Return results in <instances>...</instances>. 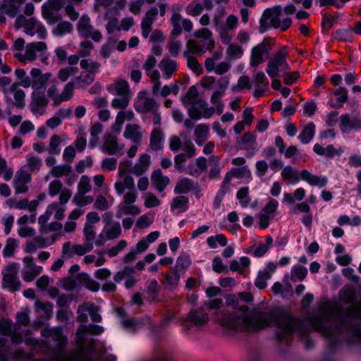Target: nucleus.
Wrapping results in <instances>:
<instances>
[{"mask_svg": "<svg viewBox=\"0 0 361 361\" xmlns=\"http://www.w3.org/2000/svg\"><path fill=\"white\" fill-rule=\"evenodd\" d=\"M47 49V44L43 42H32L25 46L23 38L16 39L12 46L14 56L23 63L26 61H33L37 56L41 57L42 61L44 62L48 59Z\"/></svg>", "mask_w": 361, "mask_h": 361, "instance_id": "obj_3", "label": "nucleus"}, {"mask_svg": "<svg viewBox=\"0 0 361 361\" xmlns=\"http://www.w3.org/2000/svg\"><path fill=\"white\" fill-rule=\"evenodd\" d=\"M158 15V9L156 7L151 8L145 14L141 22L142 35L147 38L152 31V25Z\"/></svg>", "mask_w": 361, "mask_h": 361, "instance_id": "obj_30", "label": "nucleus"}, {"mask_svg": "<svg viewBox=\"0 0 361 361\" xmlns=\"http://www.w3.org/2000/svg\"><path fill=\"white\" fill-rule=\"evenodd\" d=\"M281 177L291 185L297 184L301 179L300 172L287 166L281 171Z\"/></svg>", "mask_w": 361, "mask_h": 361, "instance_id": "obj_52", "label": "nucleus"}, {"mask_svg": "<svg viewBox=\"0 0 361 361\" xmlns=\"http://www.w3.org/2000/svg\"><path fill=\"white\" fill-rule=\"evenodd\" d=\"M314 133L315 125L313 123H310L302 129L299 135V139L302 143L307 144L313 139Z\"/></svg>", "mask_w": 361, "mask_h": 361, "instance_id": "obj_56", "label": "nucleus"}, {"mask_svg": "<svg viewBox=\"0 0 361 361\" xmlns=\"http://www.w3.org/2000/svg\"><path fill=\"white\" fill-rule=\"evenodd\" d=\"M194 37L196 39H190L187 42V48L194 54H202L214 47V41L212 38V32L202 28L195 32Z\"/></svg>", "mask_w": 361, "mask_h": 361, "instance_id": "obj_6", "label": "nucleus"}, {"mask_svg": "<svg viewBox=\"0 0 361 361\" xmlns=\"http://www.w3.org/2000/svg\"><path fill=\"white\" fill-rule=\"evenodd\" d=\"M51 338L53 341L56 343L58 353H55L50 360L47 359H39L35 361H56L58 355H61L63 357H66L62 353V350L67 342V338L63 335L61 328H54V331L52 334Z\"/></svg>", "mask_w": 361, "mask_h": 361, "instance_id": "obj_31", "label": "nucleus"}, {"mask_svg": "<svg viewBox=\"0 0 361 361\" xmlns=\"http://www.w3.org/2000/svg\"><path fill=\"white\" fill-rule=\"evenodd\" d=\"M85 334L86 332H79L78 328L76 332V349L66 357L58 355L56 361H94L91 355L94 346L92 343L87 345Z\"/></svg>", "mask_w": 361, "mask_h": 361, "instance_id": "obj_5", "label": "nucleus"}, {"mask_svg": "<svg viewBox=\"0 0 361 361\" xmlns=\"http://www.w3.org/2000/svg\"><path fill=\"white\" fill-rule=\"evenodd\" d=\"M272 243V238L271 236H267L265 244H259L252 247V255L255 257L264 256L271 247Z\"/></svg>", "mask_w": 361, "mask_h": 361, "instance_id": "obj_57", "label": "nucleus"}, {"mask_svg": "<svg viewBox=\"0 0 361 361\" xmlns=\"http://www.w3.org/2000/svg\"><path fill=\"white\" fill-rule=\"evenodd\" d=\"M209 136V128L205 124H200L195 129V142L197 145H202Z\"/></svg>", "mask_w": 361, "mask_h": 361, "instance_id": "obj_58", "label": "nucleus"}, {"mask_svg": "<svg viewBox=\"0 0 361 361\" xmlns=\"http://www.w3.org/2000/svg\"><path fill=\"white\" fill-rule=\"evenodd\" d=\"M48 191L51 197L59 195L61 203H67L72 196V191L68 188H63V184L59 180H52L49 185Z\"/></svg>", "mask_w": 361, "mask_h": 361, "instance_id": "obj_20", "label": "nucleus"}, {"mask_svg": "<svg viewBox=\"0 0 361 361\" xmlns=\"http://www.w3.org/2000/svg\"><path fill=\"white\" fill-rule=\"evenodd\" d=\"M123 136L126 139L130 140L135 144H140L142 139L140 126L137 124L127 125Z\"/></svg>", "mask_w": 361, "mask_h": 361, "instance_id": "obj_46", "label": "nucleus"}, {"mask_svg": "<svg viewBox=\"0 0 361 361\" xmlns=\"http://www.w3.org/2000/svg\"><path fill=\"white\" fill-rule=\"evenodd\" d=\"M134 117L135 114L131 110L119 111L116 115L114 123L111 126L112 131L115 133H120L124 122L130 121Z\"/></svg>", "mask_w": 361, "mask_h": 361, "instance_id": "obj_38", "label": "nucleus"}, {"mask_svg": "<svg viewBox=\"0 0 361 361\" xmlns=\"http://www.w3.org/2000/svg\"><path fill=\"white\" fill-rule=\"evenodd\" d=\"M134 188L135 180L130 175L118 176L114 183V190L118 195H121L126 190H132Z\"/></svg>", "mask_w": 361, "mask_h": 361, "instance_id": "obj_34", "label": "nucleus"}, {"mask_svg": "<svg viewBox=\"0 0 361 361\" xmlns=\"http://www.w3.org/2000/svg\"><path fill=\"white\" fill-rule=\"evenodd\" d=\"M288 56L286 48L279 49L269 60L266 72L269 76L273 78L271 81V87L274 90H278L281 88V84L279 80L276 78L279 75L280 72H285L290 69L286 61Z\"/></svg>", "mask_w": 361, "mask_h": 361, "instance_id": "obj_4", "label": "nucleus"}, {"mask_svg": "<svg viewBox=\"0 0 361 361\" xmlns=\"http://www.w3.org/2000/svg\"><path fill=\"white\" fill-rule=\"evenodd\" d=\"M42 165L39 157L33 154H28L26 157V164L22 167L25 170L27 169L30 172L37 173L40 170Z\"/></svg>", "mask_w": 361, "mask_h": 361, "instance_id": "obj_54", "label": "nucleus"}, {"mask_svg": "<svg viewBox=\"0 0 361 361\" xmlns=\"http://www.w3.org/2000/svg\"><path fill=\"white\" fill-rule=\"evenodd\" d=\"M38 207V201L32 200L30 202L27 199H23L17 202L15 204V208L18 209L28 210L31 212H35Z\"/></svg>", "mask_w": 361, "mask_h": 361, "instance_id": "obj_61", "label": "nucleus"}, {"mask_svg": "<svg viewBox=\"0 0 361 361\" xmlns=\"http://www.w3.org/2000/svg\"><path fill=\"white\" fill-rule=\"evenodd\" d=\"M282 12L281 6H275L272 8H267L260 19L261 27L267 29L270 27L280 28L281 30H286L291 25L292 21L290 18H286L283 20H280Z\"/></svg>", "mask_w": 361, "mask_h": 361, "instance_id": "obj_7", "label": "nucleus"}, {"mask_svg": "<svg viewBox=\"0 0 361 361\" xmlns=\"http://www.w3.org/2000/svg\"><path fill=\"white\" fill-rule=\"evenodd\" d=\"M328 92V104L332 108H341L348 100V91L344 87H339L336 90L329 89Z\"/></svg>", "mask_w": 361, "mask_h": 361, "instance_id": "obj_21", "label": "nucleus"}, {"mask_svg": "<svg viewBox=\"0 0 361 361\" xmlns=\"http://www.w3.org/2000/svg\"><path fill=\"white\" fill-rule=\"evenodd\" d=\"M206 167L207 160L201 157L195 163L190 164L185 170L188 174L197 176L206 169Z\"/></svg>", "mask_w": 361, "mask_h": 361, "instance_id": "obj_51", "label": "nucleus"}, {"mask_svg": "<svg viewBox=\"0 0 361 361\" xmlns=\"http://www.w3.org/2000/svg\"><path fill=\"white\" fill-rule=\"evenodd\" d=\"M24 342L26 345L31 347L32 350L30 352H25L23 348H18L11 354V358L19 361H31L34 357V350L37 348H45L48 345L47 341L32 338H25Z\"/></svg>", "mask_w": 361, "mask_h": 361, "instance_id": "obj_9", "label": "nucleus"}, {"mask_svg": "<svg viewBox=\"0 0 361 361\" xmlns=\"http://www.w3.org/2000/svg\"><path fill=\"white\" fill-rule=\"evenodd\" d=\"M121 233V228L118 222L111 225L104 226L102 232L98 235L95 244L97 246L104 245L107 240H114L118 238Z\"/></svg>", "mask_w": 361, "mask_h": 361, "instance_id": "obj_14", "label": "nucleus"}, {"mask_svg": "<svg viewBox=\"0 0 361 361\" xmlns=\"http://www.w3.org/2000/svg\"><path fill=\"white\" fill-rule=\"evenodd\" d=\"M251 260L247 257H240L238 259H233L229 264V269L236 272L244 277H247L250 273Z\"/></svg>", "mask_w": 361, "mask_h": 361, "instance_id": "obj_24", "label": "nucleus"}, {"mask_svg": "<svg viewBox=\"0 0 361 361\" xmlns=\"http://www.w3.org/2000/svg\"><path fill=\"white\" fill-rule=\"evenodd\" d=\"M58 235L42 236L41 234L34 238V241H27L24 247V252L33 253L37 247H47L53 245L57 240Z\"/></svg>", "mask_w": 361, "mask_h": 361, "instance_id": "obj_15", "label": "nucleus"}, {"mask_svg": "<svg viewBox=\"0 0 361 361\" xmlns=\"http://www.w3.org/2000/svg\"><path fill=\"white\" fill-rule=\"evenodd\" d=\"M214 107H209L207 104L203 100L198 103L197 107H190L188 113L191 119L197 121L201 118H211L214 113Z\"/></svg>", "mask_w": 361, "mask_h": 361, "instance_id": "obj_22", "label": "nucleus"}, {"mask_svg": "<svg viewBox=\"0 0 361 361\" xmlns=\"http://www.w3.org/2000/svg\"><path fill=\"white\" fill-rule=\"evenodd\" d=\"M141 210L138 206L133 204L121 202L117 208L116 217L121 218L123 215H138Z\"/></svg>", "mask_w": 361, "mask_h": 361, "instance_id": "obj_48", "label": "nucleus"}, {"mask_svg": "<svg viewBox=\"0 0 361 361\" xmlns=\"http://www.w3.org/2000/svg\"><path fill=\"white\" fill-rule=\"evenodd\" d=\"M160 236V233L157 231L149 233L146 237L139 240L136 245V251L138 253L145 252L149 245L155 242Z\"/></svg>", "mask_w": 361, "mask_h": 361, "instance_id": "obj_44", "label": "nucleus"}, {"mask_svg": "<svg viewBox=\"0 0 361 361\" xmlns=\"http://www.w3.org/2000/svg\"><path fill=\"white\" fill-rule=\"evenodd\" d=\"M78 31L80 35L85 38H91L94 42H99L102 39L101 32L94 30L91 25L90 19L87 16H82L78 23Z\"/></svg>", "mask_w": 361, "mask_h": 361, "instance_id": "obj_12", "label": "nucleus"}, {"mask_svg": "<svg viewBox=\"0 0 361 361\" xmlns=\"http://www.w3.org/2000/svg\"><path fill=\"white\" fill-rule=\"evenodd\" d=\"M156 106V103L152 98L147 96L146 92H140L135 99L134 107L139 113H147L152 111Z\"/></svg>", "mask_w": 361, "mask_h": 361, "instance_id": "obj_23", "label": "nucleus"}, {"mask_svg": "<svg viewBox=\"0 0 361 361\" xmlns=\"http://www.w3.org/2000/svg\"><path fill=\"white\" fill-rule=\"evenodd\" d=\"M208 301L199 310H192L188 317L182 322L185 331L192 327L202 326L209 320V314L221 326L239 331H257L266 326H274L280 329L276 337L282 341L297 331L300 336L305 338V346L310 348L311 341L307 336L309 329L322 334L329 342V347L334 349L343 330H349L353 338L361 344V327H350L355 319L361 320V300L354 302L356 295H343L344 300L350 302L346 311L339 304L332 301L322 302L317 315L303 322L295 319L280 309H275L269 312H262L252 317L246 305L252 301V295H229L225 306L220 298H212L215 295H208Z\"/></svg>", "mask_w": 361, "mask_h": 361, "instance_id": "obj_1", "label": "nucleus"}, {"mask_svg": "<svg viewBox=\"0 0 361 361\" xmlns=\"http://www.w3.org/2000/svg\"><path fill=\"white\" fill-rule=\"evenodd\" d=\"M30 73L36 78L31 94L32 100L30 104V109L33 114L42 116L45 113L49 104V99L45 95V90L52 74L51 73H44L37 68H32Z\"/></svg>", "mask_w": 361, "mask_h": 361, "instance_id": "obj_2", "label": "nucleus"}, {"mask_svg": "<svg viewBox=\"0 0 361 361\" xmlns=\"http://www.w3.org/2000/svg\"><path fill=\"white\" fill-rule=\"evenodd\" d=\"M94 247L92 243L85 242L83 245L72 244L70 242L63 245L62 253L63 256L73 257L74 255L82 256L90 252Z\"/></svg>", "mask_w": 361, "mask_h": 361, "instance_id": "obj_17", "label": "nucleus"}, {"mask_svg": "<svg viewBox=\"0 0 361 361\" xmlns=\"http://www.w3.org/2000/svg\"><path fill=\"white\" fill-rule=\"evenodd\" d=\"M2 91L6 97H8L11 94H13V104L16 106L20 108H23L25 106V93L23 90L17 88L16 84H11L8 89H4Z\"/></svg>", "mask_w": 361, "mask_h": 361, "instance_id": "obj_35", "label": "nucleus"}, {"mask_svg": "<svg viewBox=\"0 0 361 361\" xmlns=\"http://www.w3.org/2000/svg\"><path fill=\"white\" fill-rule=\"evenodd\" d=\"M78 283L85 286L87 289L93 292H97L99 290L100 285L90 278L86 273H80L77 276Z\"/></svg>", "mask_w": 361, "mask_h": 361, "instance_id": "obj_50", "label": "nucleus"}, {"mask_svg": "<svg viewBox=\"0 0 361 361\" xmlns=\"http://www.w3.org/2000/svg\"><path fill=\"white\" fill-rule=\"evenodd\" d=\"M15 76L18 81V84L24 87L29 88L32 87L33 89V85L35 82L36 78L30 75V77L27 75L26 71L23 68H17L14 72Z\"/></svg>", "mask_w": 361, "mask_h": 361, "instance_id": "obj_43", "label": "nucleus"}, {"mask_svg": "<svg viewBox=\"0 0 361 361\" xmlns=\"http://www.w3.org/2000/svg\"><path fill=\"white\" fill-rule=\"evenodd\" d=\"M66 203H61L60 201L49 204L45 212L39 217L38 221L48 222L52 215L56 220H62L66 210Z\"/></svg>", "mask_w": 361, "mask_h": 361, "instance_id": "obj_13", "label": "nucleus"}, {"mask_svg": "<svg viewBox=\"0 0 361 361\" xmlns=\"http://www.w3.org/2000/svg\"><path fill=\"white\" fill-rule=\"evenodd\" d=\"M151 164V157L148 154L144 153L140 155L138 160L132 168L131 172L137 176L147 172Z\"/></svg>", "mask_w": 361, "mask_h": 361, "instance_id": "obj_36", "label": "nucleus"}, {"mask_svg": "<svg viewBox=\"0 0 361 361\" xmlns=\"http://www.w3.org/2000/svg\"><path fill=\"white\" fill-rule=\"evenodd\" d=\"M269 51L268 44L264 41L252 49L250 65L256 67L263 63L267 58Z\"/></svg>", "mask_w": 361, "mask_h": 361, "instance_id": "obj_19", "label": "nucleus"}, {"mask_svg": "<svg viewBox=\"0 0 361 361\" xmlns=\"http://www.w3.org/2000/svg\"><path fill=\"white\" fill-rule=\"evenodd\" d=\"M228 85L229 79L228 77H221L219 78L215 84L216 90L211 97V102L215 106L216 110L219 114L223 112L224 108V104L221 100V98L224 95Z\"/></svg>", "mask_w": 361, "mask_h": 361, "instance_id": "obj_11", "label": "nucleus"}, {"mask_svg": "<svg viewBox=\"0 0 361 361\" xmlns=\"http://www.w3.org/2000/svg\"><path fill=\"white\" fill-rule=\"evenodd\" d=\"M183 104L185 106H191L190 107H197L198 103L202 102L203 99L199 97L198 91L195 86H191L188 90L185 96L181 98Z\"/></svg>", "mask_w": 361, "mask_h": 361, "instance_id": "obj_41", "label": "nucleus"}, {"mask_svg": "<svg viewBox=\"0 0 361 361\" xmlns=\"http://www.w3.org/2000/svg\"><path fill=\"white\" fill-rule=\"evenodd\" d=\"M18 271V265L16 263H8L2 269V286L8 291L15 292L20 288Z\"/></svg>", "mask_w": 361, "mask_h": 361, "instance_id": "obj_8", "label": "nucleus"}, {"mask_svg": "<svg viewBox=\"0 0 361 361\" xmlns=\"http://www.w3.org/2000/svg\"><path fill=\"white\" fill-rule=\"evenodd\" d=\"M25 32L30 36L37 35L39 39H44L47 37L45 27L35 18L28 20Z\"/></svg>", "mask_w": 361, "mask_h": 361, "instance_id": "obj_32", "label": "nucleus"}, {"mask_svg": "<svg viewBox=\"0 0 361 361\" xmlns=\"http://www.w3.org/2000/svg\"><path fill=\"white\" fill-rule=\"evenodd\" d=\"M87 311L89 312L91 319L94 322H102V316L99 314V307L94 303H85L79 306V312Z\"/></svg>", "mask_w": 361, "mask_h": 361, "instance_id": "obj_53", "label": "nucleus"}, {"mask_svg": "<svg viewBox=\"0 0 361 361\" xmlns=\"http://www.w3.org/2000/svg\"><path fill=\"white\" fill-rule=\"evenodd\" d=\"M13 175V169L8 166L6 160L0 155V176H2L4 180L9 181Z\"/></svg>", "mask_w": 361, "mask_h": 361, "instance_id": "obj_62", "label": "nucleus"}, {"mask_svg": "<svg viewBox=\"0 0 361 361\" xmlns=\"http://www.w3.org/2000/svg\"><path fill=\"white\" fill-rule=\"evenodd\" d=\"M253 84L255 87L253 94L255 97L259 98L264 95L268 90L269 82L265 74L259 71L255 75Z\"/></svg>", "mask_w": 361, "mask_h": 361, "instance_id": "obj_28", "label": "nucleus"}, {"mask_svg": "<svg viewBox=\"0 0 361 361\" xmlns=\"http://www.w3.org/2000/svg\"><path fill=\"white\" fill-rule=\"evenodd\" d=\"M80 67L85 70L78 78V86L85 87L90 85L94 79V74L99 71L100 65L97 62L89 61L82 59L80 61Z\"/></svg>", "mask_w": 361, "mask_h": 361, "instance_id": "obj_10", "label": "nucleus"}, {"mask_svg": "<svg viewBox=\"0 0 361 361\" xmlns=\"http://www.w3.org/2000/svg\"><path fill=\"white\" fill-rule=\"evenodd\" d=\"M244 49L241 46L236 44H231L226 49V55L228 59L236 60L243 56Z\"/></svg>", "mask_w": 361, "mask_h": 361, "instance_id": "obj_60", "label": "nucleus"}, {"mask_svg": "<svg viewBox=\"0 0 361 361\" xmlns=\"http://www.w3.org/2000/svg\"><path fill=\"white\" fill-rule=\"evenodd\" d=\"M231 176H234L238 178H245L247 181H250L252 179L251 171L247 166L232 169L225 176L223 184H228Z\"/></svg>", "mask_w": 361, "mask_h": 361, "instance_id": "obj_40", "label": "nucleus"}, {"mask_svg": "<svg viewBox=\"0 0 361 361\" xmlns=\"http://www.w3.org/2000/svg\"><path fill=\"white\" fill-rule=\"evenodd\" d=\"M339 128L343 133H350L353 130H360L361 129V118L350 117L348 114H343L340 117Z\"/></svg>", "mask_w": 361, "mask_h": 361, "instance_id": "obj_25", "label": "nucleus"}, {"mask_svg": "<svg viewBox=\"0 0 361 361\" xmlns=\"http://www.w3.org/2000/svg\"><path fill=\"white\" fill-rule=\"evenodd\" d=\"M192 182L188 178H183L178 181L174 192L176 194H184L188 192L192 188Z\"/></svg>", "mask_w": 361, "mask_h": 361, "instance_id": "obj_64", "label": "nucleus"}, {"mask_svg": "<svg viewBox=\"0 0 361 361\" xmlns=\"http://www.w3.org/2000/svg\"><path fill=\"white\" fill-rule=\"evenodd\" d=\"M32 180L31 174L24 170L23 168H20L16 172V174L13 180V187L15 189L16 194H23L28 191V183Z\"/></svg>", "mask_w": 361, "mask_h": 361, "instance_id": "obj_16", "label": "nucleus"}, {"mask_svg": "<svg viewBox=\"0 0 361 361\" xmlns=\"http://www.w3.org/2000/svg\"><path fill=\"white\" fill-rule=\"evenodd\" d=\"M107 90L112 94L118 96L131 94L128 83L124 80H119L108 85Z\"/></svg>", "mask_w": 361, "mask_h": 361, "instance_id": "obj_45", "label": "nucleus"}, {"mask_svg": "<svg viewBox=\"0 0 361 361\" xmlns=\"http://www.w3.org/2000/svg\"><path fill=\"white\" fill-rule=\"evenodd\" d=\"M188 208V199L184 196L175 197L171 204V211L175 215H179Z\"/></svg>", "mask_w": 361, "mask_h": 361, "instance_id": "obj_47", "label": "nucleus"}, {"mask_svg": "<svg viewBox=\"0 0 361 361\" xmlns=\"http://www.w3.org/2000/svg\"><path fill=\"white\" fill-rule=\"evenodd\" d=\"M159 67L163 72L164 77L169 79L177 71L178 65L175 60L164 57L161 61Z\"/></svg>", "mask_w": 361, "mask_h": 361, "instance_id": "obj_42", "label": "nucleus"}, {"mask_svg": "<svg viewBox=\"0 0 361 361\" xmlns=\"http://www.w3.org/2000/svg\"><path fill=\"white\" fill-rule=\"evenodd\" d=\"M300 177L301 180L305 181L310 185L318 188L325 187L328 182L325 176H317L306 169L300 171Z\"/></svg>", "mask_w": 361, "mask_h": 361, "instance_id": "obj_27", "label": "nucleus"}, {"mask_svg": "<svg viewBox=\"0 0 361 361\" xmlns=\"http://www.w3.org/2000/svg\"><path fill=\"white\" fill-rule=\"evenodd\" d=\"M294 284L295 283L286 274L281 281H276L273 284L271 290L274 293H289L293 292Z\"/></svg>", "mask_w": 361, "mask_h": 361, "instance_id": "obj_37", "label": "nucleus"}, {"mask_svg": "<svg viewBox=\"0 0 361 361\" xmlns=\"http://www.w3.org/2000/svg\"><path fill=\"white\" fill-rule=\"evenodd\" d=\"M185 153L179 154L175 157V168L180 172L184 171L186 169L184 167V163L190 158L196 154V150L194 145L191 143L184 147Z\"/></svg>", "mask_w": 361, "mask_h": 361, "instance_id": "obj_33", "label": "nucleus"}, {"mask_svg": "<svg viewBox=\"0 0 361 361\" xmlns=\"http://www.w3.org/2000/svg\"><path fill=\"white\" fill-rule=\"evenodd\" d=\"M207 243L212 249L217 248L218 246L224 247L227 244V238L224 234H217L207 238Z\"/></svg>", "mask_w": 361, "mask_h": 361, "instance_id": "obj_59", "label": "nucleus"}, {"mask_svg": "<svg viewBox=\"0 0 361 361\" xmlns=\"http://www.w3.org/2000/svg\"><path fill=\"white\" fill-rule=\"evenodd\" d=\"M151 181L152 187L161 192L165 190L170 180L167 176L163 175L161 170L157 169L152 173Z\"/></svg>", "mask_w": 361, "mask_h": 361, "instance_id": "obj_39", "label": "nucleus"}, {"mask_svg": "<svg viewBox=\"0 0 361 361\" xmlns=\"http://www.w3.org/2000/svg\"><path fill=\"white\" fill-rule=\"evenodd\" d=\"M38 224L39 225V231L42 236L58 235V238L59 236L63 235V225L60 222L54 221L48 224L47 222L42 223L38 221Z\"/></svg>", "mask_w": 361, "mask_h": 361, "instance_id": "obj_29", "label": "nucleus"}, {"mask_svg": "<svg viewBox=\"0 0 361 361\" xmlns=\"http://www.w3.org/2000/svg\"><path fill=\"white\" fill-rule=\"evenodd\" d=\"M124 145H118L117 138L107 135L104 138L102 151L110 155H121L123 153Z\"/></svg>", "mask_w": 361, "mask_h": 361, "instance_id": "obj_26", "label": "nucleus"}, {"mask_svg": "<svg viewBox=\"0 0 361 361\" xmlns=\"http://www.w3.org/2000/svg\"><path fill=\"white\" fill-rule=\"evenodd\" d=\"M307 269L300 264H295L292 267L290 273L286 274L292 279L295 283L298 281H303L307 275Z\"/></svg>", "mask_w": 361, "mask_h": 361, "instance_id": "obj_49", "label": "nucleus"}, {"mask_svg": "<svg viewBox=\"0 0 361 361\" xmlns=\"http://www.w3.org/2000/svg\"><path fill=\"white\" fill-rule=\"evenodd\" d=\"M157 60L153 55H149L143 67L146 71V74L150 78L151 80L154 82L152 87V92L156 94L160 87L161 82L159 81V73L157 70H153L156 66Z\"/></svg>", "mask_w": 361, "mask_h": 361, "instance_id": "obj_18", "label": "nucleus"}, {"mask_svg": "<svg viewBox=\"0 0 361 361\" xmlns=\"http://www.w3.org/2000/svg\"><path fill=\"white\" fill-rule=\"evenodd\" d=\"M164 134L159 128H154L150 137V147L152 150L161 149L163 147Z\"/></svg>", "mask_w": 361, "mask_h": 361, "instance_id": "obj_55", "label": "nucleus"}, {"mask_svg": "<svg viewBox=\"0 0 361 361\" xmlns=\"http://www.w3.org/2000/svg\"><path fill=\"white\" fill-rule=\"evenodd\" d=\"M86 193L77 192L73 197V203L79 207H83L91 204L94 201V197L90 195H85Z\"/></svg>", "mask_w": 361, "mask_h": 361, "instance_id": "obj_63", "label": "nucleus"}]
</instances>
